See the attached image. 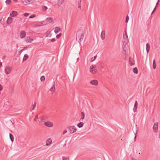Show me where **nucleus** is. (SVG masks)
Wrapping results in <instances>:
<instances>
[{
	"mask_svg": "<svg viewBox=\"0 0 160 160\" xmlns=\"http://www.w3.org/2000/svg\"><path fill=\"white\" fill-rule=\"evenodd\" d=\"M84 36V33L82 31H78L76 34V39L77 40H78V42L79 43L82 41Z\"/></svg>",
	"mask_w": 160,
	"mask_h": 160,
	"instance_id": "1",
	"label": "nucleus"
},
{
	"mask_svg": "<svg viewBox=\"0 0 160 160\" xmlns=\"http://www.w3.org/2000/svg\"><path fill=\"white\" fill-rule=\"evenodd\" d=\"M123 38L124 39V42L126 43H128V39L127 32L126 31L124 32Z\"/></svg>",
	"mask_w": 160,
	"mask_h": 160,
	"instance_id": "2",
	"label": "nucleus"
},
{
	"mask_svg": "<svg viewBox=\"0 0 160 160\" xmlns=\"http://www.w3.org/2000/svg\"><path fill=\"white\" fill-rule=\"evenodd\" d=\"M96 66L95 65H92L90 68V71L92 73H95L96 72L97 70L95 69Z\"/></svg>",
	"mask_w": 160,
	"mask_h": 160,
	"instance_id": "3",
	"label": "nucleus"
},
{
	"mask_svg": "<svg viewBox=\"0 0 160 160\" xmlns=\"http://www.w3.org/2000/svg\"><path fill=\"white\" fill-rule=\"evenodd\" d=\"M68 128L70 132L71 133H74L77 130L75 127L74 126H70Z\"/></svg>",
	"mask_w": 160,
	"mask_h": 160,
	"instance_id": "4",
	"label": "nucleus"
},
{
	"mask_svg": "<svg viewBox=\"0 0 160 160\" xmlns=\"http://www.w3.org/2000/svg\"><path fill=\"white\" fill-rule=\"evenodd\" d=\"M11 68L9 66H7L5 68V73L7 74H8L10 73L11 71Z\"/></svg>",
	"mask_w": 160,
	"mask_h": 160,
	"instance_id": "5",
	"label": "nucleus"
},
{
	"mask_svg": "<svg viewBox=\"0 0 160 160\" xmlns=\"http://www.w3.org/2000/svg\"><path fill=\"white\" fill-rule=\"evenodd\" d=\"M158 123H155L153 127V129L154 132H156L158 131Z\"/></svg>",
	"mask_w": 160,
	"mask_h": 160,
	"instance_id": "6",
	"label": "nucleus"
},
{
	"mask_svg": "<svg viewBox=\"0 0 160 160\" xmlns=\"http://www.w3.org/2000/svg\"><path fill=\"white\" fill-rule=\"evenodd\" d=\"M45 125L48 127H52L53 126V124L51 122L48 121L45 122Z\"/></svg>",
	"mask_w": 160,
	"mask_h": 160,
	"instance_id": "7",
	"label": "nucleus"
},
{
	"mask_svg": "<svg viewBox=\"0 0 160 160\" xmlns=\"http://www.w3.org/2000/svg\"><path fill=\"white\" fill-rule=\"evenodd\" d=\"M138 106V103L137 101H136L134 103V106L133 108V111L134 112H137V108Z\"/></svg>",
	"mask_w": 160,
	"mask_h": 160,
	"instance_id": "8",
	"label": "nucleus"
},
{
	"mask_svg": "<svg viewBox=\"0 0 160 160\" xmlns=\"http://www.w3.org/2000/svg\"><path fill=\"white\" fill-rule=\"evenodd\" d=\"M90 83L92 85L96 86L98 84V82L97 80H94L91 81L90 82Z\"/></svg>",
	"mask_w": 160,
	"mask_h": 160,
	"instance_id": "9",
	"label": "nucleus"
},
{
	"mask_svg": "<svg viewBox=\"0 0 160 160\" xmlns=\"http://www.w3.org/2000/svg\"><path fill=\"white\" fill-rule=\"evenodd\" d=\"M101 38L102 40H104L105 37V31L104 30L102 31L101 34Z\"/></svg>",
	"mask_w": 160,
	"mask_h": 160,
	"instance_id": "10",
	"label": "nucleus"
},
{
	"mask_svg": "<svg viewBox=\"0 0 160 160\" xmlns=\"http://www.w3.org/2000/svg\"><path fill=\"white\" fill-rule=\"evenodd\" d=\"M26 35V33L25 31H21V38L25 37Z\"/></svg>",
	"mask_w": 160,
	"mask_h": 160,
	"instance_id": "11",
	"label": "nucleus"
},
{
	"mask_svg": "<svg viewBox=\"0 0 160 160\" xmlns=\"http://www.w3.org/2000/svg\"><path fill=\"white\" fill-rule=\"evenodd\" d=\"M17 14V12L16 11H13L10 13V15L11 17H14L16 16Z\"/></svg>",
	"mask_w": 160,
	"mask_h": 160,
	"instance_id": "12",
	"label": "nucleus"
},
{
	"mask_svg": "<svg viewBox=\"0 0 160 160\" xmlns=\"http://www.w3.org/2000/svg\"><path fill=\"white\" fill-rule=\"evenodd\" d=\"M129 62L131 66H132L134 64V60L133 59L131 58H129Z\"/></svg>",
	"mask_w": 160,
	"mask_h": 160,
	"instance_id": "13",
	"label": "nucleus"
},
{
	"mask_svg": "<svg viewBox=\"0 0 160 160\" xmlns=\"http://www.w3.org/2000/svg\"><path fill=\"white\" fill-rule=\"evenodd\" d=\"M150 45L148 43H147L146 45V49L147 53H148L150 49Z\"/></svg>",
	"mask_w": 160,
	"mask_h": 160,
	"instance_id": "14",
	"label": "nucleus"
},
{
	"mask_svg": "<svg viewBox=\"0 0 160 160\" xmlns=\"http://www.w3.org/2000/svg\"><path fill=\"white\" fill-rule=\"evenodd\" d=\"M54 84L52 87L50 88V90L51 92H52V93L54 92L55 90V82H53Z\"/></svg>",
	"mask_w": 160,
	"mask_h": 160,
	"instance_id": "15",
	"label": "nucleus"
},
{
	"mask_svg": "<svg viewBox=\"0 0 160 160\" xmlns=\"http://www.w3.org/2000/svg\"><path fill=\"white\" fill-rule=\"evenodd\" d=\"M52 142V140L50 138H49L46 141V145L48 146L50 145Z\"/></svg>",
	"mask_w": 160,
	"mask_h": 160,
	"instance_id": "16",
	"label": "nucleus"
},
{
	"mask_svg": "<svg viewBox=\"0 0 160 160\" xmlns=\"http://www.w3.org/2000/svg\"><path fill=\"white\" fill-rule=\"evenodd\" d=\"M12 18L11 17H9L8 18L7 20V23L8 24H10L12 22Z\"/></svg>",
	"mask_w": 160,
	"mask_h": 160,
	"instance_id": "17",
	"label": "nucleus"
},
{
	"mask_svg": "<svg viewBox=\"0 0 160 160\" xmlns=\"http://www.w3.org/2000/svg\"><path fill=\"white\" fill-rule=\"evenodd\" d=\"M60 28L59 27H57L55 28L54 32L55 33H58L60 31Z\"/></svg>",
	"mask_w": 160,
	"mask_h": 160,
	"instance_id": "18",
	"label": "nucleus"
},
{
	"mask_svg": "<svg viewBox=\"0 0 160 160\" xmlns=\"http://www.w3.org/2000/svg\"><path fill=\"white\" fill-rule=\"evenodd\" d=\"M28 55L27 54H25L23 59V62L26 61L28 59Z\"/></svg>",
	"mask_w": 160,
	"mask_h": 160,
	"instance_id": "19",
	"label": "nucleus"
},
{
	"mask_svg": "<svg viewBox=\"0 0 160 160\" xmlns=\"http://www.w3.org/2000/svg\"><path fill=\"white\" fill-rule=\"evenodd\" d=\"M83 122H80L77 125L78 127L79 128H81L83 126Z\"/></svg>",
	"mask_w": 160,
	"mask_h": 160,
	"instance_id": "20",
	"label": "nucleus"
},
{
	"mask_svg": "<svg viewBox=\"0 0 160 160\" xmlns=\"http://www.w3.org/2000/svg\"><path fill=\"white\" fill-rule=\"evenodd\" d=\"M29 1L28 0H24V1H22V2L25 5L28 4Z\"/></svg>",
	"mask_w": 160,
	"mask_h": 160,
	"instance_id": "21",
	"label": "nucleus"
},
{
	"mask_svg": "<svg viewBox=\"0 0 160 160\" xmlns=\"http://www.w3.org/2000/svg\"><path fill=\"white\" fill-rule=\"evenodd\" d=\"M36 103L35 102H34V104L32 106L31 108V111L33 110L34 109L35 107L36 106Z\"/></svg>",
	"mask_w": 160,
	"mask_h": 160,
	"instance_id": "22",
	"label": "nucleus"
},
{
	"mask_svg": "<svg viewBox=\"0 0 160 160\" xmlns=\"http://www.w3.org/2000/svg\"><path fill=\"white\" fill-rule=\"evenodd\" d=\"M81 119H83L85 116L84 113L83 112H82L81 113Z\"/></svg>",
	"mask_w": 160,
	"mask_h": 160,
	"instance_id": "23",
	"label": "nucleus"
},
{
	"mask_svg": "<svg viewBox=\"0 0 160 160\" xmlns=\"http://www.w3.org/2000/svg\"><path fill=\"white\" fill-rule=\"evenodd\" d=\"M133 72L135 74L138 73V70L137 68H134L133 69Z\"/></svg>",
	"mask_w": 160,
	"mask_h": 160,
	"instance_id": "24",
	"label": "nucleus"
},
{
	"mask_svg": "<svg viewBox=\"0 0 160 160\" xmlns=\"http://www.w3.org/2000/svg\"><path fill=\"white\" fill-rule=\"evenodd\" d=\"M156 64L155 63V60L154 59L153 62V69H155L156 68Z\"/></svg>",
	"mask_w": 160,
	"mask_h": 160,
	"instance_id": "25",
	"label": "nucleus"
},
{
	"mask_svg": "<svg viewBox=\"0 0 160 160\" xmlns=\"http://www.w3.org/2000/svg\"><path fill=\"white\" fill-rule=\"evenodd\" d=\"M47 19L48 21V23H50L52 22V20L51 18H47Z\"/></svg>",
	"mask_w": 160,
	"mask_h": 160,
	"instance_id": "26",
	"label": "nucleus"
},
{
	"mask_svg": "<svg viewBox=\"0 0 160 160\" xmlns=\"http://www.w3.org/2000/svg\"><path fill=\"white\" fill-rule=\"evenodd\" d=\"M9 137L11 140L12 142L13 141V138L12 135L11 133L9 134Z\"/></svg>",
	"mask_w": 160,
	"mask_h": 160,
	"instance_id": "27",
	"label": "nucleus"
},
{
	"mask_svg": "<svg viewBox=\"0 0 160 160\" xmlns=\"http://www.w3.org/2000/svg\"><path fill=\"white\" fill-rule=\"evenodd\" d=\"M42 9L43 11H46L48 9V8L47 7L44 6L42 7Z\"/></svg>",
	"mask_w": 160,
	"mask_h": 160,
	"instance_id": "28",
	"label": "nucleus"
},
{
	"mask_svg": "<svg viewBox=\"0 0 160 160\" xmlns=\"http://www.w3.org/2000/svg\"><path fill=\"white\" fill-rule=\"evenodd\" d=\"M33 41V39H30V40H29L28 39H25V41L27 42H31Z\"/></svg>",
	"mask_w": 160,
	"mask_h": 160,
	"instance_id": "29",
	"label": "nucleus"
},
{
	"mask_svg": "<svg viewBox=\"0 0 160 160\" xmlns=\"http://www.w3.org/2000/svg\"><path fill=\"white\" fill-rule=\"evenodd\" d=\"M11 2V0H6L5 1V3L7 5L9 4Z\"/></svg>",
	"mask_w": 160,
	"mask_h": 160,
	"instance_id": "30",
	"label": "nucleus"
},
{
	"mask_svg": "<svg viewBox=\"0 0 160 160\" xmlns=\"http://www.w3.org/2000/svg\"><path fill=\"white\" fill-rule=\"evenodd\" d=\"M62 159L63 160H69V158L68 157H66L65 156H63L62 157Z\"/></svg>",
	"mask_w": 160,
	"mask_h": 160,
	"instance_id": "31",
	"label": "nucleus"
},
{
	"mask_svg": "<svg viewBox=\"0 0 160 160\" xmlns=\"http://www.w3.org/2000/svg\"><path fill=\"white\" fill-rule=\"evenodd\" d=\"M45 77L44 76H42L40 78V80L42 81H44L45 80Z\"/></svg>",
	"mask_w": 160,
	"mask_h": 160,
	"instance_id": "32",
	"label": "nucleus"
},
{
	"mask_svg": "<svg viewBox=\"0 0 160 160\" xmlns=\"http://www.w3.org/2000/svg\"><path fill=\"white\" fill-rule=\"evenodd\" d=\"M36 15L35 14H32L30 16H29V18H33L36 17Z\"/></svg>",
	"mask_w": 160,
	"mask_h": 160,
	"instance_id": "33",
	"label": "nucleus"
},
{
	"mask_svg": "<svg viewBox=\"0 0 160 160\" xmlns=\"http://www.w3.org/2000/svg\"><path fill=\"white\" fill-rule=\"evenodd\" d=\"M61 35H62V34L61 33H59V34L58 35H57V36H56V38H59L61 36Z\"/></svg>",
	"mask_w": 160,
	"mask_h": 160,
	"instance_id": "34",
	"label": "nucleus"
},
{
	"mask_svg": "<svg viewBox=\"0 0 160 160\" xmlns=\"http://www.w3.org/2000/svg\"><path fill=\"white\" fill-rule=\"evenodd\" d=\"M20 55V52L18 51V52H17L15 53V55L16 56H17L18 57H19V56Z\"/></svg>",
	"mask_w": 160,
	"mask_h": 160,
	"instance_id": "35",
	"label": "nucleus"
},
{
	"mask_svg": "<svg viewBox=\"0 0 160 160\" xmlns=\"http://www.w3.org/2000/svg\"><path fill=\"white\" fill-rule=\"evenodd\" d=\"M129 17L128 15H127L126 17V22L127 23L129 20Z\"/></svg>",
	"mask_w": 160,
	"mask_h": 160,
	"instance_id": "36",
	"label": "nucleus"
},
{
	"mask_svg": "<svg viewBox=\"0 0 160 160\" xmlns=\"http://www.w3.org/2000/svg\"><path fill=\"white\" fill-rule=\"evenodd\" d=\"M96 57H97L96 56H94V58H93H93H91V62H93L96 59Z\"/></svg>",
	"mask_w": 160,
	"mask_h": 160,
	"instance_id": "37",
	"label": "nucleus"
},
{
	"mask_svg": "<svg viewBox=\"0 0 160 160\" xmlns=\"http://www.w3.org/2000/svg\"><path fill=\"white\" fill-rule=\"evenodd\" d=\"M29 15V14L28 13H25L24 14V15L25 17L28 16Z\"/></svg>",
	"mask_w": 160,
	"mask_h": 160,
	"instance_id": "38",
	"label": "nucleus"
},
{
	"mask_svg": "<svg viewBox=\"0 0 160 160\" xmlns=\"http://www.w3.org/2000/svg\"><path fill=\"white\" fill-rule=\"evenodd\" d=\"M38 118V115H37L35 117V118L34 119V121H36L37 120V118Z\"/></svg>",
	"mask_w": 160,
	"mask_h": 160,
	"instance_id": "39",
	"label": "nucleus"
},
{
	"mask_svg": "<svg viewBox=\"0 0 160 160\" xmlns=\"http://www.w3.org/2000/svg\"><path fill=\"white\" fill-rule=\"evenodd\" d=\"M67 132V130H65L63 131V134H64L65 133H66Z\"/></svg>",
	"mask_w": 160,
	"mask_h": 160,
	"instance_id": "40",
	"label": "nucleus"
},
{
	"mask_svg": "<svg viewBox=\"0 0 160 160\" xmlns=\"http://www.w3.org/2000/svg\"><path fill=\"white\" fill-rule=\"evenodd\" d=\"M51 41L52 42H53L55 41V38H53L51 39Z\"/></svg>",
	"mask_w": 160,
	"mask_h": 160,
	"instance_id": "41",
	"label": "nucleus"
},
{
	"mask_svg": "<svg viewBox=\"0 0 160 160\" xmlns=\"http://www.w3.org/2000/svg\"><path fill=\"white\" fill-rule=\"evenodd\" d=\"M156 6H155V8H154V9H153V11H152V14H153V13L154 12L155 10L156 9Z\"/></svg>",
	"mask_w": 160,
	"mask_h": 160,
	"instance_id": "42",
	"label": "nucleus"
},
{
	"mask_svg": "<svg viewBox=\"0 0 160 160\" xmlns=\"http://www.w3.org/2000/svg\"><path fill=\"white\" fill-rule=\"evenodd\" d=\"M2 89V87L0 84V91H1Z\"/></svg>",
	"mask_w": 160,
	"mask_h": 160,
	"instance_id": "43",
	"label": "nucleus"
},
{
	"mask_svg": "<svg viewBox=\"0 0 160 160\" xmlns=\"http://www.w3.org/2000/svg\"><path fill=\"white\" fill-rule=\"evenodd\" d=\"M81 2V0H79L78 1V4L79 5V4H80V3Z\"/></svg>",
	"mask_w": 160,
	"mask_h": 160,
	"instance_id": "44",
	"label": "nucleus"
},
{
	"mask_svg": "<svg viewBox=\"0 0 160 160\" xmlns=\"http://www.w3.org/2000/svg\"><path fill=\"white\" fill-rule=\"evenodd\" d=\"M14 0V1L15 2H18V0Z\"/></svg>",
	"mask_w": 160,
	"mask_h": 160,
	"instance_id": "45",
	"label": "nucleus"
},
{
	"mask_svg": "<svg viewBox=\"0 0 160 160\" xmlns=\"http://www.w3.org/2000/svg\"><path fill=\"white\" fill-rule=\"evenodd\" d=\"M158 2H157V3H156V6H157V5H158Z\"/></svg>",
	"mask_w": 160,
	"mask_h": 160,
	"instance_id": "46",
	"label": "nucleus"
},
{
	"mask_svg": "<svg viewBox=\"0 0 160 160\" xmlns=\"http://www.w3.org/2000/svg\"><path fill=\"white\" fill-rule=\"evenodd\" d=\"M135 138H134V139H135V141L136 140L135 139L136 138V136L135 134Z\"/></svg>",
	"mask_w": 160,
	"mask_h": 160,
	"instance_id": "47",
	"label": "nucleus"
},
{
	"mask_svg": "<svg viewBox=\"0 0 160 160\" xmlns=\"http://www.w3.org/2000/svg\"><path fill=\"white\" fill-rule=\"evenodd\" d=\"M80 7H81L80 4H79V6H78V8H80Z\"/></svg>",
	"mask_w": 160,
	"mask_h": 160,
	"instance_id": "48",
	"label": "nucleus"
},
{
	"mask_svg": "<svg viewBox=\"0 0 160 160\" xmlns=\"http://www.w3.org/2000/svg\"><path fill=\"white\" fill-rule=\"evenodd\" d=\"M51 35H52V34H50V35H49V36L50 37H51Z\"/></svg>",
	"mask_w": 160,
	"mask_h": 160,
	"instance_id": "49",
	"label": "nucleus"
},
{
	"mask_svg": "<svg viewBox=\"0 0 160 160\" xmlns=\"http://www.w3.org/2000/svg\"><path fill=\"white\" fill-rule=\"evenodd\" d=\"M23 50H21V52H20V53H21V52H22V51Z\"/></svg>",
	"mask_w": 160,
	"mask_h": 160,
	"instance_id": "50",
	"label": "nucleus"
},
{
	"mask_svg": "<svg viewBox=\"0 0 160 160\" xmlns=\"http://www.w3.org/2000/svg\"><path fill=\"white\" fill-rule=\"evenodd\" d=\"M159 1H160V0H158V2H159Z\"/></svg>",
	"mask_w": 160,
	"mask_h": 160,
	"instance_id": "51",
	"label": "nucleus"
},
{
	"mask_svg": "<svg viewBox=\"0 0 160 160\" xmlns=\"http://www.w3.org/2000/svg\"><path fill=\"white\" fill-rule=\"evenodd\" d=\"M138 154H139V155H140V152Z\"/></svg>",
	"mask_w": 160,
	"mask_h": 160,
	"instance_id": "52",
	"label": "nucleus"
},
{
	"mask_svg": "<svg viewBox=\"0 0 160 160\" xmlns=\"http://www.w3.org/2000/svg\"><path fill=\"white\" fill-rule=\"evenodd\" d=\"M159 136H160V134H159Z\"/></svg>",
	"mask_w": 160,
	"mask_h": 160,
	"instance_id": "53",
	"label": "nucleus"
},
{
	"mask_svg": "<svg viewBox=\"0 0 160 160\" xmlns=\"http://www.w3.org/2000/svg\"><path fill=\"white\" fill-rule=\"evenodd\" d=\"M63 0H62V1H63Z\"/></svg>",
	"mask_w": 160,
	"mask_h": 160,
	"instance_id": "54",
	"label": "nucleus"
}]
</instances>
